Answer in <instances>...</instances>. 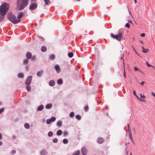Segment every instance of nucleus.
<instances>
[{
	"mask_svg": "<svg viewBox=\"0 0 155 155\" xmlns=\"http://www.w3.org/2000/svg\"><path fill=\"white\" fill-rule=\"evenodd\" d=\"M9 7L8 4L5 2L0 7V21H3L4 19V16L8 12Z\"/></svg>",
	"mask_w": 155,
	"mask_h": 155,
	"instance_id": "1",
	"label": "nucleus"
},
{
	"mask_svg": "<svg viewBox=\"0 0 155 155\" xmlns=\"http://www.w3.org/2000/svg\"><path fill=\"white\" fill-rule=\"evenodd\" d=\"M124 34V31L119 30L117 34L114 35L113 33H111L110 36L113 39H115L118 41H120L122 40Z\"/></svg>",
	"mask_w": 155,
	"mask_h": 155,
	"instance_id": "2",
	"label": "nucleus"
},
{
	"mask_svg": "<svg viewBox=\"0 0 155 155\" xmlns=\"http://www.w3.org/2000/svg\"><path fill=\"white\" fill-rule=\"evenodd\" d=\"M29 0H22L21 3L19 5V0H17V8H18V10L19 11L23 10L25 7H27L28 4Z\"/></svg>",
	"mask_w": 155,
	"mask_h": 155,
	"instance_id": "3",
	"label": "nucleus"
},
{
	"mask_svg": "<svg viewBox=\"0 0 155 155\" xmlns=\"http://www.w3.org/2000/svg\"><path fill=\"white\" fill-rule=\"evenodd\" d=\"M8 19L14 24H16L21 21L20 19L17 20L16 19V16L12 13H8L7 15Z\"/></svg>",
	"mask_w": 155,
	"mask_h": 155,
	"instance_id": "4",
	"label": "nucleus"
},
{
	"mask_svg": "<svg viewBox=\"0 0 155 155\" xmlns=\"http://www.w3.org/2000/svg\"><path fill=\"white\" fill-rule=\"evenodd\" d=\"M35 0H31V3L29 8V9L31 11L36 9L37 7V5L36 2H33Z\"/></svg>",
	"mask_w": 155,
	"mask_h": 155,
	"instance_id": "5",
	"label": "nucleus"
},
{
	"mask_svg": "<svg viewBox=\"0 0 155 155\" xmlns=\"http://www.w3.org/2000/svg\"><path fill=\"white\" fill-rule=\"evenodd\" d=\"M31 80L32 76H28L26 80L25 84L26 85H29L31 83Z\"/></svg>",
	"mask_w": 155,
	"mask_h": 155,
	"instance_id": "6",
	"label": "nucleus"
},
{
	"mask_svg": "<svg viewBox=\"0 0 155 155\" xmlns=\"http://www.w3.org/2000/svg\"><path fill=\"white\" fill-rule=\"evenodd\" d=\"M81 151L83 155H86L87 154V150L85 147H83L81 148Z\"/></svg>",
	"mask_w": 155,
	"mask_h": 155,
	"instance_id": "7",
	"label": "nucleus"
},
{
	"mask_svg": "<svg viewBox=\"0 0 155 155\" xmlns=\"http://www.w3.org/2000/svg\"><path fill=\"white\" fill-rule=\"evenodd\" d=\"M48 153V152L46 150L44 149L41 150L40 152V154L41 155H47Z\"/></svg>",
	"mask_w": 155,
	"mask_h": 155,
	"instance_id": "8",
	"label": "nucleus"
},
{
	"mask_svg": "<svg viewBox=\"0 0 155 155\" xmlns=\"http://www.w3.org/2000/svg\"><path fill=\"white\" fill-rule=\"evenodd\" d=\"M127 127H128V134L129 135V136L130 137V139L132 140V135H131V130L129 128V124H127Z\"/></svg>",
	"mask_w": 155,
	"mask_h": 155,
	"instance_id": "9",
	"label": "nucleus"
},
{
	"mask_svg": "<svg viewBox=\"0 0 155 155\" xmlns=\"http://www.w3.org/2000/svg\"><path fill=\"white\" fill-rule=\"evenodd\" d=\"M54 68L57 73H59L60 72L61 70L59 65H55L54 66Z\"/></svg>",
	"mask_w": 155,
	"mask_h": 155,
	"instance_id": "10",
	"label": "nucleus"
},
{
	"mask_svg": "<svg viewBox=\"0 0 155 155\" xmlns=\"http://www.w3.org/2000/svg\"><path fill=\"white\" fill-rule=\"evenodd\" d=\"M104 140L102 137H99L97 140V142L98 143L101 144L103 143Z\"/></svg>",
	"mask_w": 155,
	"mask_h": 155,
	"instance_id": "11",
	"label": "nucleus"
},
{
	"mask_svg": "<svg viewBox=\"0 0 155 155\" xmlns=\"http://www.w3.org/2000/svg\"><path fill=\"white\" fill-rule=\"evenodd\" d=\"M26 57L28 59H30L32 57L31 53L30 52H27L26 55Z\"/></svg>",
	"mask_w": 155,
	"mask_h": 155,
	"instance_id": "12",
	"label": "nucleus"
},
{
	"mask_svg": "<svg viewBox=\"0 0 155 155\" xmlns=\"http://www.w3.org/2000/svg\"><path fill=\"white\" fill-rule=\"evenodd\" d=\"M44 73V71L43 70H41L40 71H38L37 74V75L38 77H41L43 75Z\"/></svg>",
	"mask_w": 155,
	"mask_h": 155,
	"instance_id": "13",
	"label": "nucleus"
},
{
	"mask_svg": "<svg viewBox=\"0 0 155 155\" xmlns=\"http://www.w3.org/2000/svg\"><path fill=\"white\" fill-rule=\"evenodd\" d=\"M23 13L22 12H20L18 13L17 15V18L18 19L21 18L23 16Z\"/></svg>",
	"mask_w": 155,
	"mask_h": 155,
	"instance_id": "14",
	"label": "nucleus"
},
{
	"mask_svg": "<svg viewBox=\"0 0 155 155\" xmlns=\"http://www.w3.org/2000/svg\"><path fill=\"white\" fill-rule=\"evenodd\" d=\"M55 84V82L53 80H51L49 82V84L50 86H53Z\"/></svg>",
	"mask_w": 155,
	"mask_h": 155,
	"instance_id": "15",
	"label": "nucleus"
},
{
	"mask_svg": "<svg viewBox=\"0 0 155 155\" xmlns=\"http://www.w3.org/2000/svg\"><path fill=\"white\" fill-rule=\"evenodd\" d=\"M44 106L41 104L38 107V108H37V110L38 111H41L44 108Z\"/></svg>",
	"mask_w": 155,
	"mask_h": 155,
	"instance_id": "16",
	"label": "nucleus"
},
{
	"mask_svg": "<svg viewBox=\"0 0 155 155\" xmlns=\"http://www.w3.org/2000/svg\"><path fill=\"white\" fill-rule=\"evenodd\" d=\"M57 125L59 127H60L62 126V122L61 120L58 121L57 123Z\"/></svg>",
	"mask_w": 155,
	"mask_h": 155,
	"instance_id": "17",
	"label": "nucleus"
},
{
	"mask_svg": "<svg viewBox=\"0 0 155 155\" xmlns=\"http://www.w3.org/2000/svg\"><path fill=\"white\" fill-rule=\"evenodd\" d=\"M133 94H134L135 95V96L137 98V99L139 100L140 101H143V100H142V99H140V98H139L137 96V95L136 94V91H133Z\"/></svg>",
	"mask_w": 155,
	"mask_h": 155,
	"instance_id": "18",
	"label": "nucleus"
},
{
	"mask_svg": "<svg viewBox=\"0 0 155 155\" xmlns=\"http://www.w3.org/2000/svg\"><path fill=\"white\" fill-rule=\"evenodd\" d=\"M47 48L46 47L44 46H42L41 48V51L42 52H44L46 51L47 50Z\"/></svg>",
	"mask_w": 155,
	"mask_h": 155,
	"instance_id": "19",
	"label": "nucleus"
},
{
	"mask_svg": "<svg viewBox=\"0 0 155 155\" xmlns=\"http://www.w3.org/2000/svg\"><path fill=\"white\" fill-rule=\"evenodd\" d=\"M62 133V131L61 130H58L56 132V134L58 136H59L61 135Z\"/></svg>",
	"mask_w": 155,
	"mask_h": 155,
	"instance_id": "20",
	"label": "nucleus"
},
{
	"mask_svg": "<svg viewBox=\"0 0 155 155\" xmlns=\"http://www.w3.org/2000/svg\"><path fill=\"white\" fill-rule=\"evenodd\" d=\"M57 82L58 84L61 85L63 84V81L62 79H60L58 80Z\"/></svg>",
	"mask_w": 155,
	"mask_h": 155,
	"instance_id": "21",
	"label": "nucleus"
},
{
	"mask_svg": "<svg viewBox=\"0 0 155 155\" xmlns=\"http://www.w3.org/2000/svg\"><path fill=\"white\" fill-rule=\"evenodd\" d=\"M52 107V105L51 104H48L45 106V108L47 109H50Z\"/></svg>",
	"mask_w": 155,
	"mask_h": 155,
	"instance_id": "22",
	"label": "nucleus"
},
{
	"mask_svg": "<svg viewBox=\"0 0 155 155\" xmlns=\"http://www.w3.org/2000/svg\"><path fill=\"white\" fill-rule=\"evenodd\" d=\"M80 153V151L79 150H77L76 151L74 152L73 153L72 155H79Z\"/></svg>",
	"mask_w": 155,
	"mask_h": 155,
	"instance_id": "23",
	"label": "nucleus"
},
{
	"mask_svg": "<svg viewBox=\"0 0 155 155\" xmlns=\"http://www.w3.org/2000/svg\"><path fill=\"white\" fill-rule=\"evenodd\" d=\"M24 127H25L27 129H28L30 127L29 125L27 123H25L24 124Z\"/></svg>",
	"mask_w": 155,
	"mask_h": 155,
	"instance_id": "24",
	"label": "nucleus"
},
{
	"mask_svg": "<svg viewBox=\"0 0 155 155\" xmlns=\"http://www.w3.org/2000/svg\"><path fill=\"white\" fill-rule=\"evenodd\" d=\"M18 76L19 78H23L24 77V75L23 73H20L18 74Z\"/></svg>",
	"mask_w": 155,
	"mask_h": 155,
	"instance_id": "25",
	"label": "nucleus"
},
{
	"mask_svg": "<svg viewBox=\"0 0 155 155\" xmlns=\"http://www.w3.org/2000/svg\"><path fill=\"white\" fill-rule=\"evenodd\" d=\"M68 141L67 139H64L63 140V142L64 144H67L68 143Z\"/></svg>",
	"mask_w": 155,
	"mask_h": 155,
	"instance_id": "26",
	"label": "nucleus"
},
{
	"mask_svg": "<svg viewBox=\"0 0 155 155\" xmlns=\"http://www.w3.org/2000/svg\"><path fill=\"white\" fill-rule=\"evenodd\" d=\"M68 56L69 58H71L73 57V54L72 52H70L68 53Z\"/></svg>",
	"mask_w": 155,
	"mask_h": 155,
	"instance_id": "27",
	"label": "nucleus"
},
{
	"mask_svg": "<svg viewBox=\"0 0 155 155\" xmlns=\"http://www.w3.org/2000/svg\"><path fill=\"white\" fill-rule=\"evenodd\" d=\"M53 135V133L52 131H50L48 133V136L49 137H51Z\"/></svg>",
	"mask_w": 155,
	"mask_h": 155,
	"instance_id": "28",
	"label": "nucleus"
},
{
	"mask_svg": "<svg viewBox=\"0 0 155 155\" xmlns=\"http://www.w3.org/2000/svg\"><path fill=\"white\" fill-rule=\"evenodd\" d=\"M46 123L48 124H50L51 122V119H47L46 121Z\"/></svg>",
	"mask_w": 155,
	"mask_h": 155,
	"instance_id": "29",
	"label": "nucleus"
},
{
	"mask_svg": "<svg viewBox=\"0 0 155 155\" xmlns=\"http://www.w3.org/2000/svg\"><path fill=\"white\" fill-rule=\"evenodd\" d=\"M45 2V4L48 5L50 3L49 0H43Z\"/></svg>",
	"mask_w": 155,
	"mask_h": 155,
	"instance_id": "30",
	"label": "nucleus"
},
{
	"mask_svg": "<svg viewBox=\"0 0 155 155\" xmlns=\"http://www.w3.org/2000/svg\"><path fill=\"white\" fill-rule=\"evenodd\" d=\"M28 63V59H25L23 61V64H27Z\"/></svg>",
	"mask_w": 155,
	"mask_h": 155,
	"instance_id": "31",
	"label": "nucleus"
},
{
	"mask_svg": "<svg viewBox=\"0 0 155 155\" xmlns=\"http://www.w3.org/2000/svg\"><path fill=\"white\" fill-rule=\"evenodd\" d=\"M58 141V139L57 138H54L52 140V142L54 143H56Z\"/></svg>",
	"mask_w": 155,
	"mask_h": 155,
	"instance_id": "32",
	"label": "nucleus"
},
{
	"mask_svg": "<svg viewBox=\"0 0 155 155\" xmlns=\"http://www.w3.org/2000/svg\"><path fill=\"white\" fill-rule=\"evenodd\" d=\"M75 117L78 120H80L81 119V117L80 115H77L75 116Z\"/></svg>",
	"mask_w": 155,
	"mask_h": 155,
	"instance_id": "33",
	"label": "nucleus"
},
{
	"mask_svg": "<svg viewBox=\"0 0 155 155\" xmlns=\"http://www.w3.org/2000/svg\"><path fill=\"white\" fill-rule=\"evenodd\" d=\"M142 51L144 53H146L147 52V50L144 48L143 47H142Z\"/></svg>",
	"mask_w": 155,
	"mask_h": 155,
	"instance_id": "34",
	"label": "nucleus"
},
{
	"mask_svg": "<svg viewBox=\"0 0 155 155\" xmlns=\"http://www.w3.org/2000/svg\"><path fill=\"white\" fill-rule=\"evenodd\" d=\"M74 116V113L73 112H71L69 114V116L71 117H73Z\"/></svg>",
	"mask_w": 155,
	"mask_h": 155,
	"instance_id": "35",
	"label": "nucleus"
},
{
	"mask_svg": "<svg viewBox=\"0 0 155 155\" xmlns=\"http://www.w3.org/2000/svg\"><path fill=\"white\" fill-rule=\"evenodd\" d=\"M50 119H51V121L53 122V121H54L55 120L56 118L55 117H51V118H50Z\"/></svg>",
	"mask_w": 155,
	"mask_h": 155,
	"instance_id": "36",
	"label": "nucleus"
},
{
	"mask_svg": "<svg viewBox=\"0 0 155 155\" xmlns=\"http://www.w3.org/2000/svg\"><path fill=\"white\" fill-rule=\"evenodd\" d=\"M16 153V151L15 150H11L10 153L12 155Z\"/></svg>",
	"mask_w": 155,
	"mask_h": 155,
	"instance_id": "37",
	"label": "nucleus"
},
{
	"mask_svg": "<svg viewBox=\"0 0 155 155\" xmlns=\"http://www.w3.org/2000/svg\"><path fill=\"white\" fill-rule=\"evenodd\" d=\"M50 58L51 60H54V55H51L50 57Z\"/></svg>",
	"mask_w": 155,
	"mask_h": 155,
	"instance_id": "38",
	"label": "nucleus"
},
{
	"mask_svg": "<svg viewBox=\"0 0 155 155\" xmlns=\"http://www.w3.org/2000/svg\"><path fill=\"white\" fill-rule=\"evenodd\" d=\"M134 69L135 71H140V69H139L137 67H134Z\"/></svg>",
	"mask_w": 155,
	"mask_h": 155,
	"instance_id": "39",
	"label": "nucleus"
},
{
	"mask_svg": "<svg viewBox=\"0 0 155 155\" xmlns=\"http://www.w3.org/2000/svg\"><path fill=\"white\" fill-rule=\"evenodd\" d=\"M26 89L28 91H30L31 90V88L30 86H27L26 87Z\"/></svg>",
	"mask_w": 155,
	"mask_h": 155,
	"instance_id": "40",
	"label": "nucleus"
},
{
	"mask_svg": "<svg viewBox=\"0 0 155 155\" xmlns=\"http://www.w3.org/2000/svg\"><path fill=\"white\" fill-rule=\"evenodd\" d=\"M88 106H85L84 107V111H87L88 110Z\"/></svg>",
	"mask_w": 155,
	"mask_h": 155,
	"instance_id": "41",
	"label": "nucleus"
},
{
	"mask_svg": "<svg viewBox=\"0 0 155 155\" xmlns=\"http://www.w3.org/2000/svg\"><path fill=\"white\" fill-rule=\"evenodd\" d=\"M125 26L127 28H129L130 27V24L128 23H126L125 25Z\"/></svg>",
	"mask_w": 155,
	"mask_h": 155,
	"instance_id": "42",
	"label": "nucleus"
},
{
	"mask_svg": "<svg viewBox=\"0 0 155 155\" xmlns=\"http://www.w3.org/2000/svg\"><path fill=\"white\" fill-rule=\"evenodd\" d=\"M63 134L64 136H66L68 135V133L67 131H65L64 132Z\"/></svg>",
	"mask_w": 155,
	"mask_h": 155,
	"instance_id": "43",
	"label": "nucleus"
},
{
	"mask_svg": "<svg viewBox=\"0 0 155 155\" xmlns=\"http://www.w3.org/2000/svg\"><path fill=\"white\" fill-rule=\"evenodd\" d=\"M4 110V108H1L0 109V114L2 113Z\"/></svg>",
	"mask_w": 155,
	"mask_h": 155,
	"instance_id": "44",
	"label": "nucleus"
},
{
	"mask_svg": "<svg viewBox=\"0 0 155 155\" xmlns=\"http://www.w3.org/2000/svg\"><path fill=\"white\" fill-rule=\"evenodd\" d=\"M146 64L147 65V66L149 67H151L152 66V65H150V64H149L147 62H146Z\"/></svg>",
	"mask_w": 155,
	"mask_h": 155,
	"instance_id": "45",
	"label": "nucleus"
},
{
	"mask_svg": "<svg viewBox=\"0 0 155 155\" xmlns=\"http://www.w3.org/2000/svg\"><path fill=\"white\" fill-rule=\"evenodd\" d=\"M140 96L141 97L143 98H145V96L143 95H142V94H140Z\"/></svg>",
	"mask_w": 155,
	"mask_h": 155,
	"instance_id": "46",
	"label": "nucleus"
},
{
	"mask_svg": "<svg viewBox=\"0 0 155 155\" xmlns=\"http://www.w3.org/2000/svg\"><path fill=\"white\" fill-rule=\"evenodd\" d=\"M145 34L144 33H143L140 35V36L142 37H143L145 36Z\"/></svg>",
	"mask_w": 155,
	"mask_h": 155,
	"instance_id": "47",
	"label": "nucleus"
},
{
	"mask_svg": "<svg viewBox=\"0 0 155 155\" xmlns=\"http://www.w3.org/2000/svg\"><path fill=\"white\" fill-rule=\"evenodd\" d=\"M151 94L152 95L155 97V93L153 92H152Z\"/></svg>",
	"mask_w": 155,
	"mask_h": 155,
	"instance_id": "48",
	"label": "nucleus"
},
{
	"mask_svg": "<svg viewBox=\"0 0 155 155\" xmlns=\"http://www.w3.org/2000/svg\"><path fill=\"white\" fill-rule=\"evenodd\" d=\"M145 82L144 81H142L140 83V84L142 85H143L144 83H145Z\"/></svg>",
	"mask_w": 155,
	"mask_h": 155,
	"instance_id": "49",
	"label": "nucleus"
},
{
	"mask_svg": "<svg viewBox=\"0 0 155 155\" xmlns=\"http://www.w3.org/2000/svg\"><path fill=\"white\" fill-rule=\"evenodd\" d=\"M12 138L13 139H15L16 138V136L15 135H13L12 136Z\"/></svg>",
	"mask_w": 155,
	"mask_h": 155,
	"instance_id": "50",
	"label": "nucleus"
},
{
	"mask_svg": "<svg viewBox=\"0 0 155 155\" xmlns=\"http://www.w3.org/2000/svg\"><path fill=\"white\" fill-rule=\"evenodd\" d=\"M35 57L34 56H33L32 58V60H35Z\"/></svg>",
	"mask_w": 155,
	"mask_h": 155,
	"instance_id": "51",
	"label": "nucleus"
},
{
	"mask_svg": "<svg viewBox=\"0 0 155 155\" xmlns=\"http://www.w3.org/2000/svg\"><path fill=\"white\" fill-rule=\"evenodd\" d=\"M139 72H141V73H142L144 75L145 74L144 73H143L142 71L140 70V71H139Z\"/></svg>",
	"mask_w": 155,
	"mask_h": 155,
	"instance_id": "52",
	"label": "nucleus"
},
{
	"mask_svg": "<svg viewBox=\"0 0 155 155\" xmlns=\"http://www.w3.org/2000/svg\"><path fill=\"white\" fill-rule=\"evenodd\" d=\"M2 141H0V146H2Z\"/></svg>",
	"mask_w": 155,
	"mask_h": 155,
	"instance_id": "53",
	"label": "nucleus"
},
{
	"mask_svg": "<svg viewBox=\"0 0 155 155\" xmlns=\"http://www.w3.org/2000/svg\"><path fill=\"white\" fill-rule=\"evenodd\" d=\"M2 135L1 134H0V140L2 139Z\"/></svg>",
	"mask_w": 155,
	"mask_h": 155,
	"instance_id": "54",
	"label": "nucleus"
},
{
	"mask_svg": "<svg viewBox=\"0 0 155 155\" xmlns=\"http://www.w3.org/2000/svg\"><path fill=\"white\" fill-rule=\"evenodd\" d=\"M124 77L125 78H126V74H125V73L124 72Z\"/></svg>",
	"mask_w": 155,
	"mask_h": 155,
	"instance_id": "55",
	"label": "nucleus"
},
{
	"mask_svg": "<svg viewBox=\"0 0 155 155\" xmlns=\"http://www.w3.org/2000/svg\"><path fill=\"white\" fill-rule=\"evenodd\" d=\"M134 0V1L135 3V4L137 2V1L136 0Z\"/></svg>",
	"mask_w": 155,
	"mask_h": 155,
	"instance_id": "56",
	"label": "nucleus"
},
{
	"mask_svg": "<svg viewBox=\"0 0 155 155\" xmlns=\"http://www.w3.org/2000/svg\"><path fill=\"white\" fill-rule=\"evenodd\" d=\"M105 108H106L107 109V108H108V107H107V106H106V107H105Z\"/></svg>",
	"mask_w": 155,
	"mask_h": 155,
	"instance_id": "57",
	"label": "nucleus"
},
{
	"mask_svg": "<svg viewBox=\"0 0 155 155\" xmlns=\"http://www.w3.org/2000/svg\"><path fill=\"white\" fill-rule=\"evenodd\" d=\"M106 16H105H105H104V18H106Z\"/></svg>",
	"mask_w": 155,
	"mask_h": 155,
	"instance_id": "58",
	"label": "nucleus"
},
{
	"mask_svg": "<svg viewBox=\"0 0 155 155\" xmlns=\"http://www.w3.org/2000/svg\"><path fill=\"white\" fill-rule=\"evenodd\" d=\"M2 104L0 102V105H1Z\"/></svg>",
	"mask_w": 155,
	"mask_h": 155,
	"instance_id": "59",
	"label": "nucleus"
},
{
	"mask_svg": "<svg viewBox=\"0 0 155 155\" xmlns=\"http://www.w3.org/2000/svg\"><path fill=\"white\" fill-rule=\"evenodd\" d=\"M141 42L142 43H143V42L142 41H141Z\"/></svg>",
	"mask_w": 155,
	"mask_h": 155,
	"instance_id": "60",
	"label": "nucleus"
},
{
	"mask_svg": "<svg viewBox=\"0 0 155 155\" xmlns=\"http://www.w3.org/2000/svg\"><path fill=\"white\" fill-rule=\"evenodd\" d=\"M123 58V57H122L121 58V59H122Z\"/></svg>",
	"mask_w": 155,
	"mask_h": 155,
	"instance_id": "61",
	"label": "nucleus"
},
{
	"mask_svg": "<svg viewBox=\"0 0 155 155\" xmlns=\"http://www.w3.org/2000/svg\"><path fill=\"white\" fill-rule=\"evenodd\" d=\"M130 155H132L131 153H130Z\"/></svg>",
	"mask_w": 155,
	"mask_h": 155,
	"instance_id": "62",
	"label": "nucleus"
},
{
	"mask_svg": "<svg viewBox=\"0 0 155 155\" xmlns=\"http://www.w3.org/2000/svg\"><path fill=\"white\" fill-rule=\"evenodd\" d=\"M131 20H130V21H129V22H131Z\"/></svg>",
	"mask_w": 155,
	"mask_h": 155,
	"instance_id": "63",
	"label": "nucleus"
},
{
	"mask_svg": "<svg viewBox=\"0 0 155 155\" xmlns=\"http://www.w3.org/2000/svg\"><path fill=\"white\" fill-rule=\"evenodd\" d=\"M134 51H135V49H134Z\"/></svg>",
	"mask_w": 155,
	"mask_h": 155,
	"instance_id": "64",
	"label": "nucleus"
}]
</instances>
